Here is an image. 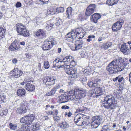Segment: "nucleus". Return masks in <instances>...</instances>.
<instances>
[{
  "mask_svg": "<svg viewBox=\"0 0 131 131\" xmlns=\"http://www.w3.org/2000/svg\"><path fill=\"white\" fill-rule=\"evenodd\" d=\"M83 43L81 42L80 43L78 44V45H75V50H78L81 48L82 46Z\"/></svg>",
  "mask_w": 131,
  "mask_h": 131,
  "instance_id": "obj_41",
  "label": "nucleus"
},
{
  "mask_svg": "<svg viewBox=\"0 0 131 131\" xmlns=\"http://www.w3.org/2000/svg\"><path fill=\"white\" fill-rule=\"evenodd\" d=\"M119 0H107V3L109 6H112L117 3Z\"/></svg>",
  "mask_w": 131,
  "mask_h": 131,
  "instance_id": "obj_31",
  "label": "nucleus"
},
{
  "mask_svg": "<svg viewBox=\"0 0 131 131\" xmlns=\"http://www.w3.org/2000/svg\"><path fill=\"white\" fill-rule=\"evenodd\" d=\"M121 51L125 55H127L130 53L128 46L126 45V43L122 44L121 48Z\"/></svg>",
  "mask_w": 131,
  "mask_h": 131,
  "instance_id": "obj_20",
  "label": "nucleus"
},
{
  "mask_svg": "<svg viewBox=\"0 0 131 131\" xmlns=\"http://www.w3.org/2000/svg\"><path fill=\"white\" fill-rule=\"evenodd\" d=\"M36 35L37 36L43 38L46 37L45 32L42 29H40L36 33Z\"/></svg>",
  "mask_w": 131,
  "mask_h": 131,
  "instance_id": "obj_25",
  "label": "nucleus"
},
{
  "mask_svg": "<svg viewBox=\"0 0 131 131\" xmlns=\"http://www.w3.org/2000/svg\"><path fill=\"white\" fill-rule=\"evenodd\" d=\"M74 61L73 58L71 56H66L62 58L59 59H56L53 62V67L58 68H64L67 64Z\"/></svg>",
  "mask_w": 131,
  "mask_h": 131,
  "instance_id": "obj_3",
  "label": "nucleus"
},
{
  "mask_svg": "<svg viewBox=\"0 0 131 131\" xmlns=\"http://www.w3.org/2000/svg\"><path fill=\"white\" fill-rule=\"evenodd\" d=\"M57 14L60 12L62 13L64 11V8L63 7H59L56 8Z\"/></svg>",
  "mask_w": 131,
  "mask_h": 131,
  "instance_id": "obj_37",
  "label": "nucleus"
},
{
  "mask_svg": "<svg viewBox=\"0 0 131 131\" xmlns=\"http://www.w3.org/2000/svg\"><path fill=\"white\" fill-rule=\"evenodd\" d=\"M96 6L95 4H91L87 8L85 13L86 15L89 16L94 12Z\"/></svg>",
  "mask_w": 131,
  "mask_h": 131,
  "instance_id": "obj_16",
  "label": "nucleus"
},
{
  "mask_svg": "<svg viewBox=\"0 0 131 131\" xmlns=\"http://www.w3.org/2000/svg\"><path fill=\"white\" fill-rule=\"evenodd\" d=\"M43 118H45L44 119V120L47 121L49 119V118L47 116H44Z\"/></svg>",
  "mask_w": 131,
  "mask_h": 131,
  "instance_id": "obj_57",
  "label": "nucleus"
},
{
  "mask_svg": "<svg viewBox=\"0 0 131 131\" xmlns=\"http://www.w3.org/2000/svg\"><path fill=\"white\" fill-rule=\"evenodd\" d=\"M57 43L55 39L53 37L50 36L43 42L42 48L44 50H49L54 45Z\"/></svg>",
  "mask_w": 131,
  "mask_h": 131,
  "instance_id": "obj_6",
  "label": "nucleus"
},
{
  "mask_svg": "<svg viewBox=\"0 0 131 131\" xmlns=\"http://www.w3.org/2000/svg\"><path fill=\"white\" fill-rule=\"evenodd\" d=\"M110 127L108 125H104L100 131H110Z\"/></svg>",
  "mask_w": 131,
  "mask_h": 131,
  "instance_id": "obj_35",
  "label": "nucleus"
},
{
  "mask_svg": "<svg viewBox=\"0 0 131 131\" xmlns=\"http://www.w3.org/2000/svg\"><path fill=\"white\" fill-rule=\"evenodd\" d=\"M101 17L100 15L97 13H95L92 15L91 17V19L92 21L96 23L97 22V20Z\"/></svg>",
  "mask_w": 131,
  "mask_h": 131,
  "instance_id": "obj_23",
  "label": "nucleus"
},
{
  "mask_svg": "<svg viewBox=\"0 0 131 131\" xmlns=\"http://www.w3.org/2000/svg\"><path fill=\"white\" fill-rule=\"evenodd\" d=\"M118 80V77H116V78H115L113 79V81H116L117 80Z\"/></svg>",
  "mask_w": 131,
  "mask_h": 131,
  "instance_id": "obj_63",
  "label": "nucleus"
},
{
  "mask_svg": "<svg viewBox=\"0 0 131 131\" xmlns=\"http://www.w3.org/2000/svg\"><path fill=\"white\" fill-rule=\"evenodd\" d=\"M5 101V98L3 96L0 95V104L2 103Z\"/></svg>",
  "mask_w": 131,
  "mask_h": 131,
  "instance_id": "obj_49",
  "label": "nucleus"
},
{
  "mask_svg": "<svg viewBox=\"0 0 131 131\" xmlns=\"http://www.w3.org/2000/svg\"><path fill=\"white\" fill-rule=\"evenodd\" d=\"M100 80L96 79L93 81L89 82L88 85L90 87H95L100 83Z\"/></svg>",
  "mask_w": 131,
  "mask_h": 131,
  "instance_id": "obj_22",
  "label": "nucleus"
},
{
  "mask_svg": "<svg viewBox=\"0 0 131 131\" xmlns=\"http://www.w3.org/2000/svg\"><path fill=\"white\" fill-rule=\"evenodd\" d=\"M20 48V46L18 43L15 40L10 46L9 47V50L10 51L18 50H19Z\"/></svg>",
  "mask_w": 131,
  "mask_h": 131,
  "instance_id": "obj_19",
  "label": "nucleus"
},
{
  "mask_svg": "<svg viewBox=\"0 0 131 131\" xmlns=\"http://www.w3.org/2000/svg\"><path fill=\"white\" fill-rule=\"evenodd\" d=\"M94 96L96 98L99 99L104 97V94L102 93V90L100 87H97L95 88L94 90Z\"/></svg>",
  "mask_w": 131,
  "mask_h": 131,
  "instance_id": "obj_17",
  "label": "nucleus"
},
{
  "mask_svg": "<svg viewBox=\"0 0 131 131\" xmlns=\"http://www.w3.org/2000/svg\"><path fill=\"white\" fill-rule=\"evenodd\" d=\"M53 112L51 111H49L47 112L46 113L48 115H53Z\"/></svg>",
  "mask_w": 131,
  "mask_h": 131,
  "instance_id": "obj_56",
  "label": "nucleus"
},
{
  "mask_svg": "<svg viewBox=\"0 0 131 131\" xmlns=\"http://www.w3.org/2000/svg\"><path fill=\"white\" fill-rule=\"evenodd\" d=\"M129 81L130 82V83H131V72L130 73V74H129Z\"/></svg>",
  "mask_w": 131,
  "mask_h": 131,
  "instance_id": "obj_62",
  "label": "nucleus"
},
{
  "mask_svg": "<svg viewBox=\"0 0 131 131\" xmlns=\"http://www.w3.org/2000/svg\"><path fill=\"white\" fill-rule=\"evenodd\" d=\"M104 39V38L100 37L98 39V41H99L100 42V41H101L102 40Z\"/></svg>",
  "mask_w": 131,
  "mask_h": 131,
  "instance_id": "obj_59",
  "label": "nucleus"
},
{
  "mask_svg": "<svg viewBox=\"0 0 131 131\" xmlns=\"http://www.w3.org/2000/svg\"><path fill=\"white\" fill-rule=\"evenodd\" d=\"M95 36L94 35H90L88 37V39L86 40L88 42H90V41L92 40L93 39L95 38Z\"/></svg>",
  "mask_w": 131,
  "mask_h": 131,
  "instance_id": "obj_39",
  "label": "nucleus"
},
{
  "mask_svg": "<svg viewBox=\"0 0 131 131\" xmlns=\"http://www.w3.org/2000/svg\"><path fill=\"white\" fill-rule=\"evenodd\" d=\"M57 90L55 88H53L51 90V91L47 92L46 94V95L48 96L52 95H54L55 93V92Z\"/></svg>",
  "mask_w": 131,
  "mask_h": 131,
  "instance_id": "obj_33",
  "label": "nucleus"
},
{
  "mask_svg": "<svg viewBox=\"0 0 131 131\" xmlns=\"http://www.w3.org/2000/svg\"><path fill=\"white\" fill-rule=\"evenodd\" d=\"M17 94L18 96H24L25 94V90L24 89H19L17 90Z\"/></svg>",
  "mask_w": 131,
  "mask_h": 131,
  "instance_id": "obj_29",
  "label": "nucleus"
},
{
  "mask_svg": "<svg viewBox=\"0 0 131 131\" xmlns=\"http://www.w3.org/2000/svg\"><path fill=\"white\" fill-rule=\"evenodd\" d=\"M34 118L35 117L33 114L27 115L22 118L20 120V122L22 123L30 125L34 119Z\"/></svg>",
  "mask_w": 131,
  "mask_h": 131,
  "instance_id": "obj_11",
  "label": "nucleus"
},
{
  "mask_svg": "<svg viewBox=\"0 0 131 131\" xmlns=\"http://www.w3.org/2000/svg\"><path fill=\"white\" fill-rule=\"evenodd\" d=\"M40 1H41L44 4H47V1H46V0H39Z\"/></svg>",
  "mask_w": 131,
  "mask_h": 131,
  "instance_id": "obj_61",
  "label": "nucleus"
},
{
  "mask_svg": "<svg viewBox=\"0 0 131 131\" xmlns=\"http://www.w3.org/2000/svg\"><path fill=\"white\" fill-rule=\"evenodd\" d=\"M20 107L18 108L16 111L17 113L23 114L26 113L28 109V104L27 102L22 103L20 104Z\"/></svg>",
  "mask_w": 131,
  "mask_h": 131,
  "instance_id": "obj_12",
  "label": "nucleus"
},
{
  "mask_svg": "<svg viewBox=\"0 0 131 131\" xmlns=\"http://www.w3.org/2000/svg\"><path fill=\"white\" fill-rule=\"evenodd\" d=\"M112 45V44L111 42H107L106 43H103L102 45V46L105 50H106L110 47Z\"/></svg>",
  "mask_w": 131,
  "mask_h": 131,
  "instance_id": "obj_32",
  "label": "nucleus"
},
{
  "mask_svg": "<svg viewBox=\"0 0 131 131\" xmlns=\"http://www.w3.org/2000/svg\"><path fill=\"white\" fill-rule=\"evenodd\" d=\"M74 31L77 34L78 38L79 39L82 38L85 35V33L81 27L76 28Z\"/></svg>",
  "mask_w": 131,
  "mask_h": 131,
  "instance_id": "obj_18",
  "label": "nucleus"
},
{
  "mask_svg": "<svg viewBox=\"0 0 131 131\" xmlns=\"http://www.w3.org/2000/svg\"><path fill=\"white\" fill-rule=\"evenodd\" d=\"M9 125L10 128L11 129L15 130L17 126L15 124L10 123L9 124Z\"/></svg>",
  "mask_w": 131,
  "mask_h": 131,
  "instance_id": "obj_40",
  "label": "nucleus"
},
{
  "mask_svg": "<svg viewBox=\"0 0 131 131\" xmlns=\"http://www.w3.org/2000/svg\"><path fill=\"white\" fill-rule=\"evenodd\" d=\"M118 81L119 82H121L124 80V79L123 76L121 75H119L118 76Z\"/></svg>",
  "mask_w": 131,
  "mask_h": 131,
  "instance_id": "obj_48",
  "label": "nucleus"
},
{
  "mask_svg": "<svg viewBox=\"0 0 131 131\" xmlns=\"http://www.w3.org/2000/svg\"><path fill=\"white\" fill-rule=\"evenodd\" d=\"M25 88L27 91L29 92L33 91L35 89L34 86L30 83H27L25 85Z\"/></svg>",
  "mask_w": 131,
  "mask_h": 131,
  "instance_id": "obj_27",
  "label": "nucleus"
},
{
  "mask_svg": "<svg viewBox=\"0 0 131 131\" xmlns=\"http://www.w3.org/2000/svg\"><path fill=\"white\" fill-rule=\"evenodd\" d=\"M74 30H73L66 35V40L69 41H72L74 39H75L76 38H78Z\"/></svg>",
  "mask_w": 131,
  "mask_h": 131,
  "instance_id": "obj_15",
  "label": "nucleus"
},
{
  "mask_svg": "<svg viewBox=\"0 0 131 131\" xmlns=\"http://www.w3.org/2000/svg\"><path fill=\"white\" fill-rule=\"evenodd\" d=\"M50 67L49 62L47 61H44V67L46 69H48Z\"/></svg>",
  "mask_w": 131,
  "mask_h": 131,
  "instance_id": "obj_42",
  "label": "nucleus"
},
{
  "mask_svg": "<svg viewBox=\"0 0 131 131\" xmlns=\"http://www.w3.org/2000/svg\"><path fill=\"white\" fill-rule=\"evenodd\" d=\"M59 126L60 128L63 129H66L69 127V124L66 121L62 122L59 124Z\"/></svg>",
  "mask_w": 131,
  "mask_h": 131,
  "instance_id": "obj_26",
  "label": "nucleus"
},
{
  "mask_svg": "<svg viewBox=\"0 0 131 131\" xmlns=\"http://www.w3.org/2000/svg\"><path fill=\"white\" fill-rule=\"evenodd\" d=\"M112 127L113 128H116V129H117L118 127V125L117 124V125L116 124L113 123Z\"/></svg>",
  "mask_w": 131,
  "mask_h": 131,
  "instance_id": "obj_54",
  "label": "nucleus"
},
{
  "mask_svg": "<svg viewBox=\"0 0 131 131\" xmlns=\"http://www.w3.org/2000/svg\"><path fill=\"white\" fill-rule=\"evenodd\" d=\"M53 116L57 115L58 113V111L57 110H54L53 111Z\"/></svg>",
  "mask_w": 131,
  "mask_h": 131,
  "instance_id": "obj_52",
  "label": "nucleus"
},
{
  "mask_svg": "<svg viewBox=\"0 0 131 131\" xmlns=\"http://www.w3.org/2000/svg\"><path fill=\"white\" fill-rule=\"evenodd\" d=\"M94 94V90H90L88 93V95L90 96H92Z\"/></svg>",
  "mask_w": 131,
  "mask_h": 131,
  "instance_id": "obj_47",
  "label": "nucleus"
},
{
  "mask_svg": "<svg viewBox=\"0 0 131 131\" xmlns=\"http://www.w3.org/2000/svg\"><path fill=\"white\" fill-rule=\"evenodd\" d=\"M5 30L2 27H0V39L4 36Z\"/></svg>",
  "mask_w": 131,
  "mask_h": 131,
  "instance_id": "obj_36",
  "label": "nucleus"
},
{
  "mask_svg": "<svg viewBox=\"0 0 131 131\" xmlns=\"http://www.w3.org/2000/svg\"><path fill=\"white\" fill-rule=\"evenodd\" d=\"M72 9L71 7L68 8L66 12L67 17L69 19H71L72 15Z\"/></svg>",
  "mask_w": 131,
  "mask_h": 131,
  "instance_id": "obj_28",
  "label": "nucleus"
},
{
  "mask_svg": "<svg viewBox=\"0 0 131 131\" xmlns=\"http://www.w3.org/2000/svg\"><path fill=\"white\" fill-rule=\"evenodd\" d=\"M16 27L17 30L19 34L24 37L27 36L29 35L28 31L27 30L26 27L22 24H17Z\"/></svg>",
  "mask_w": 131,
  "mask_h": 131,
  "instance_id": "obj_7",
  "label": "nucleus"
},
{
  "mask_svg": "<svg viewBox=\"0 0 131 131\" xmlns=\"http://www.w3.org/2000/svg\"><path fill=\"white\" fill-rule=\"evenodd\" d=\"M26 3L28 5H31L33 4V2L32 0H24Z\"/></svg>",
  "mask_w": 131,
  "mask_h": 131,
  "instance_id": "obj_44",
  "label": "nucleus"
},
{
  "mask_svg": "<svg viewBox=\"0 0 131 131\" xmlns=\"http://www.w3.org/2000/svg\"><path fill=\"white\" fill-rule=\"evenodd\" d=\"M64 70L68 74L72 75L71 76L72 78H77L76 70L73 65L67 64L65 66Z\"/></svg>",
  "mask_w": 131,
  "mask_h": 131,
  "instance_id": "obj_8",
  "label": "nucleus"
},
{
  "mask_svg": "<svg viewBox=\"0 0 131 131\" xmlns=\"http://www.w3.org/2000/svg\"><path fill=\"white\" fill-rule=\"evenodd\" d=\"M124 61V58L120 57H118L117 59L113 60L109 64L106 69L111 74L121 71L124 69V68L123 67H120L118 66V64L119 63H123Z\"/></svg>",
  "mask_w": 131,
  "mask_h": 131,
  "instance_id": "obj_1",
  "label": "nucleus"
},
{
  "mask_svg": "<svg viewBox=\"0 0 131 131\" xmlns=\"http://www.w3.org/2000/svg\"><path fill=\"white\" fill-rule=\"evenodd\" d=\"M56 8H51L50 10H49L50 11H51V15H53L54 14H57L56 13Z\"/></svg>",
  "mask_w": 131,
  "mask_h": 131,
  "instance_id": "obj_43",
  "label": "nucleus"
},
{
  "mask_svg": "<svg viewBox=\"0 0 131 131\" xmlns=\"http://www.w3.org/2000/svg\"><path fill=\"white\" fill-rule=\"evenodd\" d=\"M56 80L54 77L47 76L44 78L43 82L45 83L46 85H51L54 84Z\"/></svg>",
  "mask_w": 131,
  "mask_h": 131,
  "instance_id": "obj_14",
  "label": "nucleus"
},
{
  "mask_svg": "<svg viewBox=\"0 0 131 131\" xmlns=\"http://www.w3.org/2000/svg\"><path fill=\"white\" fill-rule=\"evenodd\" d=\"M91 126L92 128H97L100 124L102 121V117L100 116H95L92 118Z\"/></svg>",
  "mask_w": 131,
  "mask_h": 131,
  "instance_id": "obj_10",
  "label": "nucleus"
},
{
  "mask_svg": "<svg viewBox=\"0 0 131 131\" xmlns=\"http://www.w3.org/2000/svg\"><path fill=\"white\" fill-rule=\"evenodd\" d=\"M124 21L123 19H120L112 26V30L114 31H117L121 28L122 25L124 24Z\"/></svg>",
  "mask_w": 131,
  "mask_h": 131,
  "instance_id": "obj_13",
  "label": "nucleus"
},
{
  "mask_svg": "<svg viewBox=\"0 0 131 131\" xmlns=\"http://www.w3.org/2000/svg\"><path fill=\"white\" fill-rule=\"evenodd\" d=\"M62 23V22L61 20L59 18H57L56 22L55 23V25L57 26H59Z\"/></svg>",
  "mask_w": 131,
  "mask_h": 131,
  "instance_id": "obj_38",
  "label": "nucleus"
},
{
  "mask_svg": "<svg viewBox=\"0 0 131 131\" xmlns=\"http://www.w3.org/2000/svg\"><path fill=\"white\" fill-rule=\"evenodd\" d=\"M21 6V4L19 2H17L16 4V7H19Z\"/></svg>",
  "mask_w": 131,
  "mask_h": 131,
  "instance_id": "obj_53",
  "label": "nucleus"
},
{
  "mask_svg": "<svg viewBox=\"0 0 131 131\" xmlns=\"http://www.w3.org/2000/svg\"><path fill=\"white\" fill-rule=\"evenodd\" d=\"M118 80V77H116V78H115L113 79V81H116L117 80Z\"/></svg>",
  "mask_w": 131,
  "mask_h": 131,
  "instance_id": "obj_64",
  "label": "nucleus"
},
{
  "mask_svg": "<svg viewBox=\"0 0 131 131\" xmlns=\"http://www.w3.org/2000/svg\"><path fill=\"white\" fill-rule=\"evenodd\" d=\"M104 100L102 105L105 108L113 109L116 107L117 102L115 97L112 96L106 95L104 97Z\"/></svg>",
  "mask_w": 131,
  "mask_h": 131,
  "instance_id": "obj_4",
  "label": "nucleus"
},
{
  "mask_svg": "<svg viewBox=\"0 0 131 131\" xmlns=\"http://www.w3.org/2000/svg\"><path fill=\"white\" fill-rule=\"evenodd\" d=\"M89 110L88 108L82 106L78 108L77 110V112L79 113L81 112H85L87 110Z\"/></svg>",
  "mask_w": 131,
  "mask_h": 131,
  "instance_id": "obj_30",
  "label": "nucleus"
},
{
  "mask_svg": "<svg viewBox=\"0 0 131 131\" xmlns=\"http://www.w3.org/2000/svg\"><path fill=\"white\" fill-rule=\"evenodd\" d=\"M28 128V126H26L24 125H20V129L19 130L20 131H24L25 129L26 128Z\"/></svg>",
  "mask_w": 131,
  "mask_h": 131,
  "instance_id": "obj_46",
  "label": "nucleus"
},
{
  "mask_svg": "<svg viewBox=\"0 0 131 131\" xmlns=\"http://www.w3.org/2000/svg\"><path fill=\"white\" fill-rule=\"evenodd\" d=\"M89 117L81 114H78L74 117V121L75 124L79 126L84 125H88L89 124Z\"/></svg>",
  "mask_w": 131,
  "mask_h": 131,
  "instance_id": "obj_5",
  "label": "nucleus"
},
{
  "mask_svg": "<svg viewBox=\"0 0 131 131\" xmlns=\"http://www.w3.org/2000/svg\"><path fill=\"white\" fill-rule=\"evenodd\" d=\"M17 60L16 59H14L12 60L13 63H16L17 62Z\"/></svg>",
  "mask_w": 131,
  "mask_h": 131,
  "instance_id": "obj_60",
  "label": "nucleus"
},
{
  "mask_svg": "<svg viewBox=\"0 0 131 131\" xmlns=\"http://www.w3.org/2000/svg\"><path fill=\"white\" fill-rule=\"evenodd\" d=\"M47 24L46 28L47 30L49 31L53 27L54 25L53 21L52 20H49L47 21Z\"/></svg>",
  "mask_w": 131,
  "mask_h": 131,
  "instance_id": "obj_24",
  "label": "nucleus"
},
{
  "mask_svg": "<svg viewBox=\"0 0 131 131\" xmlns=\"http://www.w3.org/2000/svg\"><path fill=\"white\" fill-rule=\"evenodd\" d=\"M86 90L83 89H74V94L71 96V98L75 103L79 105L82 102L81 99L86 96Z\"/></svg>",
  "mask_w": 131,
  "mask_h": 131,
  "instance_id": "obj_2",
  "label": "nucleus"
},
{
  "mask_svg": "<svg viewBox=\"0 0 131 131\" xmlns=\"http://www.w3.org/2000/svg\"><path fill=\"white\" fill-rule=\"evenodd\" d=\"M35 19L36 20V22L37 25H39L42 23L43 19V18L41 17H36L35 18Z\"/></svg>",
  "mask_w": 131,
  "mask_h": 131,
  "instance_id": "obj_34",
  "label": "nucleus"
},
{
  "mask_svg": "<svg viewBox=\"0 0 131 131\" xmlns=\"http://www.w3.org/2000/svg\"><path fill=\"white\" fill-rule=\"evenodd\" d=\"M7 110H3L2 111V112L4 114V116L7 115Z\"/></svg>",
  "mask_w": 131,
  "mask_h": 131,
  "instance_id": "obj_58",
  "label": "nucleus"
},
{
  "mask_svg": "<svg viewBox=\"0 0 131 131\" xmlns=\"http://www.w3.org/2000/svg\"><path fill=\"white\" fill-rule=\"evenodd\" d=\"M31 78L28 76H27L25 77L24 79V82H30L31 81Z\"/></svg>",
  "mask_w": 131,
  "mask_h": 131,
  "instance_id": "obj_45",
  "label": "nucleus"
},
{
  "mask_svg": "<svg viewBox=\"0 0 131 131\" xmlns=\"http://www.w3.org/2000/svg\"><path fill=\"white\" fill-rule=\"evenodd\" d=\"M72 114L70 111L69 112H66L65 113L64 115L65 116H67L68 117H70L72 115Z\"/></svg>",
  "mask_w": 131,
  "mask_h": 131,
  "instance_id": "obj_50",
  "label": "nucleus"
},
{
  "mask_svg": "<svg viewBox=\"0 0 131 131\" xmlns=\"http://www.w3.org/2000/svg\"><path fill=\"white\" fill-rule=\"evenodd\" d=\"M70 108V107L69 106H66V105H64L62 106L61 108L62 109H69Z\"/></svg>",
  "mask_w": 131,
  "mask_h": 131,
  "instance_id": "obj_55",
  "label": "nucleus"
},
{
  "mask_svg": "<svg viewBox=\"0 0 131 131\" xmlns=\"http://www.w3.org/2000/svg\"><path fill=\"white\" fill-rule=\"evenodd\" d=\"M23 72L18 68H14L10 72V78L12 80H14L20 77L22 74Z\"/></svg>",
  "mask_w": 131,
  "mask_h": 131,
  "instance_id": "obj_9",
  "label": "nucleus"
},
{
  "mask_svg": "<svg viewBox=\"0 0 131 131\" xmlns=\"http://www.w3.org/2000/svg\"><path fill=\"white\" fill-rule=\"evenodd\" d=\"M53 118L54 120L56 121H58L60 120V117L57 115H56L53 117Z\"/></svg>",
  "mask_w": 131,
  "mask_h": 131,
  "instance_id": "obj_51",
  "label": "nucleus"
},
{
  "mask_svg": "<svg viewBox=\"0 0 131 131\" xmlns=\"http://www.w3.org/2000/svg\"><path fill=\"white\" fill-rule=\"evenodd\" d=\"M71 96H72V95L68 94L67 95L66 94H62L60 97V100L63 103L66 102L69 100H73L71 98Z\"/></svg>",
  "mask_w": 131,
  "mask_h": 131,
  "instance_id": "obj_21",
  "label": "nucleus"
}]
</instances>
